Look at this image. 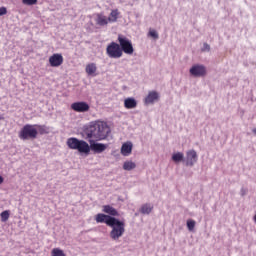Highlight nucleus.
Returning <instances> with one entry per match:
<instances>
[{"instance_id": "1", "label": "nucleus", "mask_w": 256, "mask_h": 256, "mask_svg": "<svg viewBox=\"0 0 256 256\" xmlns=\"http://www.w3.org/2000/svg\"><path fill=\"white\" fill-rule=\"evenodd\" d=\"M66 145L69 149L84 153L85 155H89L91 151H93V153H103V151L107 150V144L96 143L95 140H89V143H87L84 140H79L74 137L68 138Z\"/></svg>"}, {"instance_id": "2", "label": "nucleus", "mask_w": 256, "mask_h": 256, "mask_svg": "<svg viewBox=\"0 0 256 256\" xmlns=\"http://www.w3.org/2000/svg\"><path fill=\"white\" fill-rule=\"evenodd\" d=\"M107 135H109V127L103 122L92 124L86 130L87 139L103 141V139H107Z\"/></svg>"}, {"instance_id": "3", "label": "nucleus", "mask_w": 256, "mask_h": 256, "mask_svg": "<svg viewBox=\"0 0 256 256\" xmlns=\"http://www.w3.org/2000/svg\"><path fill=\"white\" fill-rule=\"evenodd\" d=\"M108 227H111L112 230L110 231V238L113 241H119L121 237L125 234V222L119 220V219H114L113 224L109 225Z\"/></svg>"}, {"instance_id": "4", "label": "nucleus", "mask_w": 256, "mask_h": 256, "mask_svg": "<svg viewBox=\"0 0 256 256\" xmlns=\"http://www.w3.org/2000/svg\"><path fill=\"white\" fill-rule=\"evenodd\" d=\"M37 135H39V132L35 125L26 124L20 130L18 137L22 141H29V139H37Z\"/></svg>"}, {"instance_id": "5", "label": "nucleus", "mask_w": 256, "mask_h": 256, "mask_svg": "<svg viewBox=\"0 0 256 256\" xmlns=\"http://www.w3.org/2000/svg\"><path fill=\"white\" fill-rule=\"evenodd\" d=\"M118 43L120 45V49L122 53L126 55H133L135 49L133 48V43L129 38L125 37L124 35H118Z\"/></svg>"}, {"instance_id": "6", "label": "nucleus", "mask_w": 256, "mask_h": 256, "mask_svg": "<svg viewBox=\"0 0 256 256\" xmlns=\"http://www.w3.org/2000/svg\"><path fill=\"white\" fill-rule=\"evenodd\" d=\"M106 55H108L110 59H121V57H123V52L121 51L119 43H109L106 47Z\"/></svg>"}, {"instance_id": "7", "label": "nucleus", "mask_w": 256, "mask_h": 256, "mask_svg": "<svg viewBox=\"0 0 256 256\" xmlns=\"http://www.w3.org/2000/svg\"><path fill=\"white\" fill-rule=\"evenodd\" d=\"M91 107L87 102H74L71 104V110L75 111L76 113H87Z\"/></svg>"}, {"instance_id": "8", "label": "nucleus", "mask_w": 256, "mask_h": 256, "mask_svg": "<svg viewBox=\"0 0 256 256\" xmlns=\"http://www.w3.org/2000/svg\"><path fill=\"white\" fill-rule=\"evenodd\" d=\"M49 65L50 67H61L63 65V54L54 53L49 57Z\"/></svg>"}, {"instance_id": "9", "label": "nucleus", "mask_w": 256, "mask_h": 256, "mask_svg": "<svg viewBox=\"0 0 256 256\" xmlns=\"http://www.w3.org/2000/svg\"><path fill=\"white\" fill-rule=\"evenodd\" d=\"M115 217H112L110 215H106L103 213H98L95 216V221L96 223H106L109 227V225H113L114 221H115Z\"/></svg>"}, {"instance_id": "10", "label": "nucleus", "mask_w": 256, "mask_h": 256, "mask_svg": "<svg viewBox=\"0 0 256 256\" xmlns=\"http://www.w3.org/2000/svg\"><path fill=\"white\" fill-rule=\"evenodd\" d=\"M94 17L95 23L99 27H107L109 25V18L103 12L94 14Z\"/></svg>"}, {"instance_id": "11", "label": "nucleus", "mask_w": 256, "mask_h": 256, "mask_svg": "<svg viewBox=\"0 0 256 256\" xmlns=\"http://www.w3.org/2000/svg\"><path fill=\"white\" fill-rule=\"evenodd\" d=\"M198 160V156H197V152L195 150H189L186 152V165L187 167H193V165H195V163H197Z\"/></svg>"}, {"instance_id": "12", "label": "nucleus", "mask_w": 256, "mask_h": 256, "mask_svg": "<svg viewBox=\"0 0 256 256\" xmlns=\"http://www.w3.org/2000/svg\"><path fill=\"white\" fill-rule=\"evenodd\" d=\"M206 73H207V70L203 65H194L190 69V75H193V77H205Z\"/></svg>"}, {"instance_id": "13", "label": "nucleus", "mask_w": 256, "mask_h": 256, "mask_svg": "<svg viewBox=\"0 0 256 256\" xmlns=\"http://www.w3.org/2000/svg\"><path fill=\"white\" fill-rule=\"evenodd\" d=\"M86 75L89 77H97L99 73H97V64L95 62L88 63L85 67Z\"/></svg>"}, {"instance_id": "14", "label": "nucleus", "mask_w": 256, "mask_h": 256, "mask_svg": "<svg viewBox=\"0 0 256 256\" xmlns=\"http://www.w3.org/2000/svg\"><path fill=\"white\" fill-rule=\"evenodd\" d=\"M154 101H159V93H157L156 91H151L146 96L144 103L145 105H151Z\"/></svg>"}, {"instance_id": "15", "label": "nucleus", "mask_w": 256, "mask_h": 256, "mask_svg": "<svg viewBox=\"0 0 256 256\" xmlns=\"http://www.w3.org/2000/svg\"><path fill=\"white\" fill-rule=\"evenodd\" d=\"M132 151H133V143L126 142V143L122 144L121 154L124 157H129V155H131Z\"/></svg>"}, {"instance_id": "16", "label": "nucleus", "mask_w": 256, "mask_h": 256, "mask_svg": "<svg viewBox=\"0 0 256 256\" xmlns=\"http://www.w3.org/2000/svg\"><path fill=\"white\" fill-rule=\"evenodd\" d=\"M103 212L109 215L110 217H119V212L111 205L103 206Z\"/></svg>"}, {"instance_id": "17", "label": "nucleus", "mask_w": 256, "mask_h": 256, "mask_svg": "<svg viewBox=\"0 0 256 256\" xmlns=\"http://www.w3.org/2000/svg\"><path fill=\"white\" fill-rule=\"evenodd\" d=\"M119 15H121V12H119V9L111 10V12L108 16V22L109 23H117V19H119Z\"/></svg>"}, {"instance_id": "18", "label": "nucleus", "mask_w": 256, "mask_h": 256, "mask_svg": "<svg viewBox=\"0 0 256 256\" xmlns=\"http://www.w3.org/2000/svg\"><path fill=\"white\" fill-rule=\"evenodd\" d=\"M125 109H135L137 107V100L135 98H126L124 100Z\"/></svg>"}, {"instance_id": "19", "label": "nucleus", "mask_w": 256, "mask_h": 256, "mask_svg": "<svg viewBox=\"0 0 256 256\" xmlns=\"http://www.w3.org/2000/svg\"><path fill=\"white\" fill-rule=\"evenodd\" d=\"M151 211H153V205L151 204H144L140 209V213H142L143 215H149Z\"/></svg>"}, {"instance_id": "20", "label": "nucleus", "mask_w": 256, "mask_h": 256, "mask_svg": "<svg viewBox=\"0 0 256 256\" xmlns=\"http://www.w3.org/2000/svg\"><path fill=\"white\" fill-rule=\"evenodd\" d=\"M135 167H137V164H135V162H133V161H126L123 164L124 171H133V169H135Z\"/></svg>"}, {"instance_id": "21", "label": "nucleus", "mask_w": 256, "mask_h": 256, "mask_svg": "<svg viewBox=\"0 0 256 256\" xmlns=\"http://www.w3.org/2000/svg\"><path fill=\"white\" fill-rule=\"evenodd\" d=\"M36 127L40 135H47L49 133V128H47L45 125H35V128Z\"/></svg>"}, {"instance_id": "22", "label": "nucleus", "mask_w": 256, "mask_h": 256, "mask_svg": "<svg viewBox=\"0 0 256 256\" xmlns=\"http://www.w3.org/2000/svg\"><path fill=\"white\" fill-rule=\"evenodd\" d=\"M183 157H184L183 153L177 152L172 155V160L174 161V163H179V162L183 161Z\"/></svg>"}, {"instance_id": "23", "label": "nucleus", "mask_w": 256, "mask_h": 256, "mask_svg": "<svg viewBox=\"0 0 256 256\" xmlns=\"http://www.w3.org/2000/svg\"><path fill=\"white\" fill-rule=\"evenodd\" d=\"M51 256H67L65 252L59 248H53L51 251Z\"/></svg>"}, {"instance_id": "24", "label": "nucleus", "mask_w": 256, "mask_h": 256, "mask_svg": "<svg viewBox=\"0 0 256 256\" xmlns=\"http://www.w3.org/2000/svg\"><path fill=\"white\" fill-rule=\"evenodd\" d=\"M9 216H10L9 210L3 211V212L0 214L1 221H2L3 223L9 221Z\"/></svg>"}, {"instance_id": "25", "label": "nucleus", "mask_w": 256, "mask_h": 256, "mask_svg": "<svg viewBox=\"0 0 256 256\" xmlns=\"http://www.w3.org/2000/svg\"><path fill=\"white\" fill-rule=\"evenodd\" d=\"M148 37H152L153 39H159V34L155 30H149Z\"/></svg>"}, {"instance_id": "26", "label": "nucleus", "mask_w": 256, "mask_h": 256, "mask_svg": "<svg viewBox=\"0 0 256 256\" xmlns=\"http://www.w3.org/2000/svg\"><path fill=\"white\" fill-rule=\"evenodd\" d=\"M23 5L33 6L37 5V0H22Z\"/></svg>"}, {"instance_id": "27", "label": "nucleus", "mask_w": 256, "mask_h": 256, "mask_svg": "<svg viewBox=\"0 0 256 256\" xmlns=\"http://www.w3.org/2000/svg\"><path fill=\"white\" fill-rule=\"evenodd\" d=\"M187 228L190 231H193V229H195V220H188L187 221Z\"/></svg>"}, {"instance_id": "28", "label": "nucleus", "mask_w": 256, "mask_h": 256, "mask_svg": "<svg viewBox=\"0 0 256 256\" xmlns=\"http://www.w3.org/2000/svg\"><path fill=\"white\" fill-rule=\"evenodd\" d=\"M3 15H7V8L5 6L0 7V17Z\"/></svg>"}, {"instance_id": "29", "label": "nucleus", "mask_w": 256, "mask_h": 256, "mask_svg": "<svg viewBox=\"0 0 256 256\" xmlns=\"http://www.w3.org/2000/svg\"><path fill=\"white\" fill-rule=\"evenodd\" d=\"M210 50H211V46H209V44H207V43H204L202 51H210Z\"/></svg>"}, {"instance_id": "30", "label": "nucleus", "mask_w": 256, "mask_h": 256, "mask_svg": "<svg viewBox=\"0 0 256 256\" xmlns=\"http://www.w3.org/2000/svg\"><path fill=\"white\" fill-rule=\"evenodd\" d=\"M5 181V179L3 178V176L0 175V185H2V183Z\"/></svg>"}, {"instance_id": "31", "label": "nucleus", "mask_w": 256, "mask_h": 256, "mask_svg": "<svg viewBox=\"0 0 256 256\" xmlns=\"http://www.w3.org/2000/svg\"><path fill=\"white\" fill-rule=\"evenodd\" d=\"M252 131H253V133L256 135V128H254Z\"/></svg>"}, {"instance_id": "32", "label": "nucleus", "mask_w": 256, "mask_h": 256, "mask_svg": "<svg viewBox=\"0 0 256 256\" xmlns=\"http://www.w3.org/2000/svg\"><path fill=\"white\" fill-rule=\"evenodd\" d=\"M3 119V117L0 116V121Z\"/></svg>"}]
</instances>
